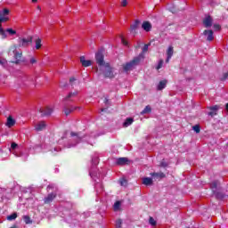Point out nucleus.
<instances>
[{
    "instance_id": "obj_1",
    "label": "nucleus",
    "mask_w": 228,
    "mask_h": 228,
    "mask_svg": "<svg viewBox=\"0 0 228 228\" xmlns=\"http://www.w3.org/2000/svg\"><path fill=\"white\" fill-rule=\"evenodd\" d=\"M96 63L100 67H105V69H107V71L105 72L106 77H114L113 72L111 71V68H110V64L104 62V59L103 58L97 59Z\"/></svg>"
},
{
    "instance_id": "obj_2",
    "label": "nucleus",
    "mask_w": 228,
    "mask_h": 228,
    "mask_svg": "<svg viewBox=\"0 0 228 228\" xmlns=\"http://www.w3.org/2000/svg\"><path fill=\"white\" fill-rule=\"evenodd\" d=\"M33 44V36H28L26 37H19L18 38V47H29Z\"/></svg>"
},
{
    "instance_id": "obj_3",
    "label": "nucleus",
    "mask_w": 228,
    "mask_h": 228,
    "mask_svg": "<svg viewBox=\"0 0 228 228\" xmlns=\"http://www.w3.org/2000/svg\"><path fill=\"white\" fill-rule=\"evenodd\" d=\"M139 60L138 59H134L133 61L131 62H127L126 64L123 65V69L126 72H128V70H133V69L134 68L135 65H138L139 63Z\"/></svg>"
},
{
    "instance_id": "obj_4",
    "label": "nucleus",
    "mask_w": 228,
    "mask_h": 228,
    "mask_svg": "<svg viewBox=\"0 0 228 228\" xmlns=\"http://www.w3.org/2000/svg\"><path fill=\"white\" fill-rule=\"evenodd\" d=\"M140 20H135L134 22L130 25V32L136 37L138 35V28H140Z\"/></svg>"
},
{
    "instance_id": "obj_5",
    "label": "nucleus",
    "mask_w": 228,
    "mask_h": 228,
    "mask_svg": "<svg viewBox=\"0 0 228 228\" xmlns=\"http://www.w3.org/2000/svg\"><path fill=\"white\" fill-rule=\"evenodd\" d=\"M47 127V123L44 120L37 121L34 124L35 131H44Z\"/></svg>"
},
{
    "instance_id": "obj_6",
    "label": "nucleus",
    "mask_w": 228,
    "mask_h": 228,
    "mask_svg": "<svg viewBox=\"0 0 228 228\" xmlns=\"http://www.w3.org/2000/svg\"><path fill=\"white\" fill-rule=\"evenodd\" d=\"M203 36L205 37V38L208 42H213V40H215V36H213V30H211V29L204 30Z\"/></svg>"
},
{
    "instance_id": "obj_7",
    "label": "nucleus",
    "mask_w": 228,
    "mask_h": 228,
    "mask_svg": "<svg viewBox=\"0 0 228 228\" xmlns=\"http://www.w3.org/2000/svg\"><path fill=\"white\" fill-rule=\"evenodd\" d=\"M154 42V40L150 41V43L144 45L142 48V53L139 54V58H143L145 54H147L149 51V47H151V45Z\"/></svg>"
},
{
    "instance_id": "obj_8",
    "label": "nucleus",
    "mask_w": 228,
    "mask_h": 228,
    "mask_svg": "<svg viewBox=\"0 0 228 228\" xmlns=\"http://www.w3.org/2000/svg\"><path fill=\"white\" fill-rule=\"evenodd\" d=\"M208 110H210L208 113V115H209V117H215V115H217L218 110H220V106L215 105V106L208 107Z\"/></svg>"
},
{
    "instance_id": "obj_9",
    "label": "nucleus",
    "mask_w": 228,
    "mask_h": 228,
    "mask_svg": "<svg viewBox=\"0 0 228 228\" xmlns=\"http://www.w3.org/2000/svg\"><path fill=\"white\" fill-rule=\"evenodd\" d=\"M142 28L146 33H149V31L152 30V24L151 21H143L142 24Z\"/></svg>"
},
{
    "instance_id": "obj_10",
    "label": "nucleus",
    "mask_w": 228,
    "mask_h": 228,
    "mask_svg": "<svg viewBox=\"0 0 228 228\" xmlns=\"http://www.w3.org/2000/svg\"><path fill=\"white\" fill-rule=\"evenodd\" d=\"M203 24L205 28H211V26H213V18H211V16H207L203 20Z\"/></svg>"
},
{
    "instance_id": "obj_11",
    "label": "nucleus",
    "mask_w": 228,
    "mask_h": 228,
    "mask_svg": "<svg viewBox=\"0 0 228 228\" xmlns=\"http://www.w3.org/2000/svg\"><path fill=\"white\" fill-rule=\"evenodd\" d=\"M80 63L82 64L83 67H91V65H94V61L86 58H81Z\"/></svg>"
},
{
    "instance_id": "obj_12",
    "label": "nucleus",
    "mask_w": 228,
    "mask_h": 228,
    "mask_svg": "<svg viewBox=\"0 0 228 228\" xmlns=\"http://www.w3.org/2000/svg\"><path fill=\"white\" fill-rule=\"evenodd\" d=\"M8 15H10V9H8V8H4V9H3V11H0V17H1V19H10L9 17H8Z\"/></svg>"
},
{
    "instance_id": "obj_13",
    "label": "nucleus",
    "mask_w": 228,
    "mask_h": 228,
    "mask_svg": "<svg viewBox=\"0 0 228 228\" xmlns=\"http://www.w3.org/2000/svg\"><path fill=\"white\" fill-rule=\"evenodd\" d=\"M56 199V193H51L46 198H45V204H49L50 202H53Z\"/></svg>"
},
{
    "instance_id": "obj_14",
    "label": "nucleus",
    "mask_w": 228,
    "mask_h": 228,
    "mask_svg": "<svg viewBox=\"0 0 228 228\" xmlns=\"http://www.w3.org/2000/svg\"><path fill=\"white\" fill-rule=\"evenodd\" d=\"M117 165H129L127 158H119L117 159Z\"/></svg>"
},
{
    "instance_id": "obj_15",
    "label": "nucleus",
    "mask_w": 228,
    "mask_h": 228,
    "mask_svg": "<svg viewBox=\"0 0 228 228\" xmlns=\"http://www.w3.org/2000/svg\"><path fill=\"white\" fill-rule=\"evenodd\" d=\"M35 49L37 51L42 49V39L40 37H37V39H35Z\"/></svg>"
},
{
    "instance_id": "obj_16",
    "label": "nucleus",
    "mask_w": 228,
    "mask_h": 228,
    "mask_svg": "<svg viewBox=\"0 0 228 228\" xmlns=\"http://www.w3.org/2000/svg\"><path fill=\"white\" fill-rule=\"evenodd\" d=\"M78 108L79 107H70V108L66 107L64 109V113H65L66 116L70 115L72 113V111H76V110H77Z\"/></svg>"
},
{
    "instance_id": "obj_17",
    "label": "nucleus",
    "mask_w": 228,
    "mask_h": 228,
    "mask_svg": "<svg viewBox=\"0 0 228 228\" xmlns=\"http://www.w3.org/2000/svg\"><path fill=\"white\" fill-rule=\"evenodd\" d=\"M104 53H106V50L104 48H101L98 50V52L95 53V58H104Z\"/></svg>"
},
{
    "instance_id": "obj_18",
    "label": "nucleus",
    "mask_w": 228,
    "mask_h": 228,
    "mask_svg": "<svg viewBox=\"0 0 228 228\" xmlns=\"http://www.w3.org/2000/svg\"><path fill=\"white\" fill-rule=\"evenodd\" d=\"M77 97V92L69 93V95L66 97V101H74Z\"/></svg>"
},
{
    "instance_id": "obj_19",
    "label": "nucleus",
    "mask_w": 228,
    "mask_h": 228,
    "mask_svg": "<svg viewBox=\"0 0 228 228\" xmlns=\"http://www.w3.org/2000/svg\"><path fill=\"white\" fill-rule=\"evenodd\" d=\"M6 126L7 127H13V126H15V120H13L12 117H9L7 118Z\"/></svg>"
},
{
    "instance_id": "obj_20",
    "label": "nucleus",
    "mask_w": 228,
    "mask_h": 228,
    "mask_svg": "<svg viewBox=\"0 0 228 228\" xmlns=\"http://www.w3.org/2000/svg\"><path fill=\"white\" fill-rule=\"evenodd\" d=\"M142 184H145V186H151V184H152V178H142Z\"/></svg>"
},
{
    "instance_id": "obj_21",
    "label": "nucleus",
    "mask_w": 228,
    "mask_h": 228,
    "mask_svg": "<svg viewBox=\"0 0 228 228\" xmlns=\"http://www.w3.org/2000/svg\"><path fill=\"white\" fill-rule=\"evenodd\" d=\"M151 175L152 177H156L157 179H163L165 178V175L163 173H151Z\"/></svg>"
},
{
    "instance_id": "obj_22",
    "label": "nucleus",
    "mask_w": 228,
    "mask_h": 228,
    "mask_svg": "<svg viewBox=\"0 0 228 228\" xmlns=\"http://www.w3.org/2000/svg\"><path fill=\"white\" fill-rule=\"evenodd\" d=\"M41 113H44V115H49L50 113H53V109L46 107L45 109L40 110Z\"/></svg>"
},
{
    "instance_id": "obj_23",
    "label": "nucleus",
    "mask_w": 228,
    "mask_h": 228,
    "mask_svg": "<svg viewBox=\"0 0 228 228\" xmlns=\"http://www.w3.org/2000/svg\"><path fill=\"white\" fill-rule=\"evenodd\" d=\"M134 120L132 118H128L126 119V121L123 124L124 127H128V126H131Z\"/></svg>"
},
{
    "instance_id": "obj_24",
    "label": "nucleus",
    "mask_w": 228,
    "mask_h": 228,
    "mask_svg": "<svg viewBox=\"0 0 228 228\" xmlns=\"http://www.w3.org/2000/svg\"><path fill=\"white\" fill-rule=\"evenodd\" d=\"M0 35L3 40H4L5 38H8V36L6 35V31H4L2 25H0Z\"/></svg>"
},
{
    "instance_id": "obj_25",
    "label": "nucleus",
    "mask_w": 228,
    "mask_h": 228,
    "mask_svg": "<svg viewBox=\"0 0 228 228\" xmlns=\"http://www.w3.org/2000/svg\"><path fill=\"white\" fill-rule=\"evenodd\" d=\"M167 58H172V56L174 55V47L173 46H169L167 51Z\"/></svg>"
},
{
    "instance_id": "obj_26",
    "label": "nucleus",
    "mask_w": 228,
    "mask_h": 228,
    "mask_svg": "<svg viewBox=\"0 0 228 228\" xmlns=\"http://www.w3.org/2000/svg\"><path fill=\"white\" fill-rule=\"evenodd\" d=\"M165 86H167V80H162L159 82V84L158 86V90H163V88H165Z\"/></svg>"
},
{
    "instance_id": "obj_27",
    "label": "nucleus",
    "mask_w": 228,
    "mask_h": 228,
    "mask_svg": "<svg viewBox=\"0 0 228 228\" xmlns=\"http://www.w3.org/2000/svg\"><path fill=\"white\" fill-rule=\"evenodd\" d=\"M17 218V213H12V215L7 216V220H9V222H12V220H15Z\"/></svg>"
},
{
    "instance_id": "obj_28",
    "label": "nucleus",
    "mask_w": 228,
    "mask_h": 228,
    "mask_svg": "<svg viewBox=\"0 0 228 228\" xmlns=\"http://www.w3.org/2000/svg\"><path fill=\"white\" fill-rule=\"evenodd\" d=\"M23 220H24L25 224H27L33 223V221H31V218L29 217V216H24Z\"/></svg>"
},
{
    "instance_id": "obj_29",
    "label": "nucleus",
    "mask_w": 228,
    "mask_h": 228,
    "mask_svg": "<svg viewBox=\"0 0 228 228\" xmlns=\"http://www.w3.org/2000/svg\"><path fill=\"white\" fill-rule=\"evenodd\" d=\"M151 106H146L145 108H144V110L142 111V115H145V113H151Z\"/></svg>"
},
{
    "instance_id": "obj_30",
    "label": "nucleus",
    "mask_w": 228,
    "mask_h": 228,
    "mask_svg": "<svg viewBox=\"0 0 228 228\" xmlns=\"http://www.w3.org/2000/svg\"><path fill=\"white\" fill-rule=\"evenodd\" d=\"M120 206H121V203L120 201H117L115 204H114V211H119L120 210Z\"/></svg>"
},
{
    "instance_id": "obj_31",
    "label": "nucleus",
    "mask_w": 228,
    "mask_h": 228,
    "mask_svg": "<svg viewBox=\"0 0 228 228\" xmlns=\"http://www.w3.org/2000/svg\"><path fill=\"white\" fill-rule=\"evenodd\" d=\"M121 38V43L123 44V45H125L126 47H129V42H127V40H126L124 38V37L120 36Z\"/></svg>"
},
{
    "instance_id": "obj_32",
    "label": "nucleus",
    "mask_w": 228,
    "mask_h": 228,
    "mask_svg": "<svg viewBox=\"0 0 228 228\" xmlns=\"http://www.w3.org/2000/svg\"><path fill=\"white\" fill-rule=\"evenodd\" d=\"M5 31L6 33H9V35H12V36L17 35V31L14 30L13 28H7Z\"/></svg>"
},
{
    "instance_id": "obj_33",
    "label": "nucleus",
    "mask_w": 228,
    "mask_h": 228,
    "mask_svg": "<svg viewBox=\"0 0 228 228\" xmlns=\"http://www.w3.org/2000/svg\"><path fill=\"white\" fill-rule=\"evenodd\" d=\"M14 58H22V51H16L14 53Z\"/></svg>"
},
{
    "instance_id": "obj_34",
    "label": "nucleus",
    "mask_w": 228,
    "mask_h": 228,
    "mask_svg": "<svg viewBox=\"0 0 228 228\" xmlns=\"http://www.w3.org/2000/svg\"><path fill=\"white\" fill-rule=\"evenodd\" d=\"M149 224H151L153 227H156L158 223L152 217H150Z\"/></svg>"
},
{
    "instance_id": "obj_35",
    "label": "nucleus",
    "mask_w": 228,
    "mask_h": 228,
    "mask_svg": "<svg viewBox=\"0 0 228 228\" xmlns=\"http://www.w3.org/2000/svg\"><path fill=\"white\" fill-rule=\"evenodd\" d=\"M193 131H195V133H200V126L199 125H195L194 126H192Z\"/></svg>"
},
{
    "instance_id": "obj_36",
    "label": "nucleus",
    "mask_w": 228,
    "mask_h": 228,
    "mask_svg": "<svg viewBox=\"0 0 228 228\" xmlns=\"http://www.w3.org/2000/svg\"><path fill=\"white\" fill-rule=\"evenodd\" d=\"M116 228H122V220L118 219L116 221Z\"/></svg>"
},
{
    "instance_id": "obj_37",
    "label": "nucleus",
    "mask_w": 228,
    "mask_h": 228,
    "mask_svg": "<svg viewBox=\"0 0 228 228\" xmlns=\"http://www.w3.org/2000/svg\"><path fill=\"white\" fill-rule=\"evenodd\" d=\"M6 63H7L6 59L4 58L0 59V64L3 65V67H6Z\"/></svg>"
},
{
    "instance_id": "obj_38",
    "label": "nucleus",
    "mask_w": 228,
    "mask_h": 228,
    "mask_svg": "<svg viewBox=\"0 0 228 228\" xmlns=\"http://www.w3.org/2000/svg\"><path fill=\"white\" fill-rule=\"evenodd\" d=\"M8 20H10V18H1L0 16V26L3 22H8Z\"/></svg>"
},
{
    "instance_id": "obj_39",
    "label": "nucleus",
    "mask_w": 228,
    "mask_h": 228,
    "mask_svg": "<svg viewBox=\"0 0 228 228\" xmlns=\"http://www.w3.org/2000/svg\"><path fill=\"white\" fill-rule=\"evenodd\" d=\"M221 28L222 27L220 26V24H214V29H216V31H220Z\"/></svg>"
},
{
    "instance_id": "obj_40",
    "label": "nucleus",
    "mask_w": 228,
    "mask_h": 228,
    "mask_svg": "<svg viewBox=\"0 0 228 228\" xmlns=\"http://www.w3.org/2000/svg\"><path fill=\"white\" fill-rule=\"evenodd\" d=\"M161 67H163V61L160 60V61H159V64H158L157 68H156L157 70H159V69H161Z\"/></svg>"
},
{
    "instance_id": "obj_41",
    "label": "nucleus",
    "mask_w": 228,
    "mask_h": 228,
    "mask_svg": "<svg viewBox=\"0 0 228 228\" xmlns=\"http://www.w3.org/2000/svg\"><path fill=\"white\" fill-rule=\"evenodd\" d=\"M121 6L126 8V6H127V0H121Z\"/></svg>"
},
{
    "instance_id": "obj_42",
    "label": "nucleus",
    "mask_w": 228,
    "mask_h": 228,
    "mask_svg": "<svg viewBox=\"0 0 228 228\" xmlns=\"http://www.w3.org/2000/svg\"><path fill=\"white\" fill-rule=\"evenodd\" d=\"M216 186H218V182H213V183H211V188H212V190L215 189V188H216Z\"/></svg>"
},
{
    "instance_id": "obj_43",
    "label": "nucleus",
    "mask_w": 228,
    "mask_h": 228,
    "mask_svg": "<svg viewBox=\"0 0 228 228\" xmlns=\"http://www.w3.org/2000/svg\"><path fill=\"white\" fill-rule=\"evenodd\" d=\"M120 183L121 186H126V184H127V181L126 179H122Z\"/></svg>"
},
{
    "instance_id": "obj_44",
    "label": "nucleus",
    "mask_w": 228,
    "mask_h": 228,
    "mask_svg": "<svg viewBox=\"0 0 228 228\" xmlns=\"http://www.w3.org/2000/svg\"><path fill=\"white\" fill-rule=\"evenodd\" d=\"M11 149H12V150L17 149V143L12 142V143L11 144Z\"/></svg>"
},
{
    "instance_id": "obj_45",
    "label": "nucleus",
    "mask_w": 228,
    "mask_h": 228,
    "mask_svg": "<svg viewBox=\"0 0 228 228\" xmlns=\"http://www.w3.org/2000/svg\"><path fill=\"white\" fill-rule=\"evenodd\" d=\"M141 46H142V44L138 43L137 45H135V49H140Z\"/></svg>"
},
{
    "instance_id": "obj_46",
    "label": "nucleus",
    "mask_w": 228,
    "mask_h": 228,
    "mask_svg": "<svg viewBox=\"0 0 228 228\" xmlns=\"http://www.w3.org/2000/svg\"><path fill=\"white\" fill-rule=\"evenodd\" d=\"M223 79H228V72L226 74L224 75Z\"/></svg>"
},
{
    "instance_id": "obj_47",
    "label": "nucleus",
    "mask_w": 228,
    "mask_h": 228,
    "mask_svg": "<svg viewBox=\"0 0 228 228\" xmlns=\"http://www.w3.org/2000/svg\"><path fill=\"white\" fill-rule=\"evenodd\" d=\"M71 136H77V134L74 133V132H71L70 134Z\"/></svg>"
},
{
    "instance_id": "obj_48",
    "label": "nucleus",
    "mask_w": 228,
    "mask_h": 228,
    "mask_svg": "<svg viewBox=\"0 0 228 228\" xmlns=\"http://www.w3.org/2000/svg\"><path fill=\"white\" fill-rule=\"evenodd\" d=\"M37 10H39V12H40V11H42V8L38 5Z\"/></svg>"
},
{
    "instance_id": "obj_49",
    "label": "nucleus",
    "mask_w": 228,
    "mask_h": 228,
    "mask_svg": "<svg viewBox=\"0 0 228 228\" xmlns=\"http://www.w3.org/2000/svg\"><path fill=\"white\" fill-rule=\"evenodd\" d=\"M35 61H36L35 59H32V60L30 61L31 63H35Z\"/></svg>"
},
{
    "instance_id": "obj_50",
    "label": "nucleus",
    "mask_w": 228,
    "mask_h": 228,
    "mask_svg": "<svg viewBox=\"0 0 228 228\" xmlns=\"http://www.w3.org/2000/svg\"><path fill=\"white\" fill-rule=\"evenodd\" d=\"M38 0H32V3H37Z\"/></svg>"
},
{
    "instance_id": "obj_51",
    "label": "nucleus",
    "mask_w": 228,
    "mask_h": 228,
    "mask_svg": "<svg viewBox=\"0 0 228 228\" xmlns=\"http://www.w3.org/2000/svg\"><path fill=\"white\" fill-rule=\"evenodd\" d=\"M69 81H70V83H72V81H74V78H70V80H69Z\"/></svg>"
},
{
    "instance_id": "obj_52",
    "label": "nucleus",
    "mask_w": 228,
    "mask_h": 228,
    "mask_svg": "<svg viewBox=\"0 0 228 228\" xmlns=\"http://www.w3.org/2000/svg\"><path fill=\"white\" fill-rule=\"evenodd\" d=\"M170 12H172V13H175V11H173V10H170Z\"/></svg>"
},
{
    "instance_id": "obj_53",
    "label": "nucleus",
    "mask_w": 228,
    "mask_h": 228,
    "mask_svg": "<svg viewBox=\"0 0 228 228\" xmlns=\"http://www.w3.org/2000/svg\"><path fill=\"white\" fill-rule=\"evenodd\" d=\"M166 63H168V59L166 60Z\"/></svg>"
},
{
    "instance_id": "obj_54",
    "label": "nucleus",
    "mask_w": 228,
    "mask_h": 228,
    "mask_svg": "<svg viewBox=\"0 0 228 228\" xmlns=\"http://www.w3.org/2000/svg\"><path fill=\"white\" fill-rule=\"evenodd\" d=\"M80 58H85V56H84V55H82V56H80Z\"/></svg>"
},
{
    "instance_id": "obj_55",
    "label": "nucleus",
    "mask_w": 228,
    "mask_h": 228,
    "mask_svg": "<svg viewBox=\"0 0 228 228\" xmlns=\"http://www.w3.org/2000/svg\"><path fill=\"white\" fill-rule=\"evenodd\" d=\"M14 48H15V49H17V46H16V45H14Z\"/></svg>"
}]
</instances>
